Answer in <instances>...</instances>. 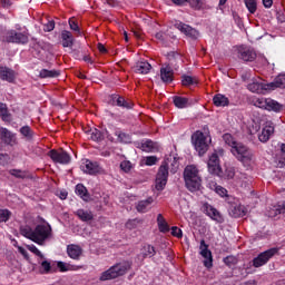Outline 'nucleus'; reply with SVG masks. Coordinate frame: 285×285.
I'll use <instances>...</instances> for the list:
<instances>
[{
    "instance_id": "1",
    "label": "nucleus",
    "mask_w": 285,
    "mask_h": 285,
    "mask_svg": "<svg viewBox=\"0 0 285 285\" xmlns=\"http://www.w3.org/2000/svg\"><path fill=\"white\" fill-rule=\"evenodd\" d=\"M20 235L35 242L38 246H43L46 242L52 239V226L50 224L37 225L35 229L32 227L24 225L20 227Z\"/></svg>"
},
{
    "instance_id": "2",
    "label": "nucleus",
    "mask_w": 285,
    "mask_h": 285,
    "mask_svg": "<svg viewBox=\"0 0 285 285\" xmlns=\"http://www.w3.org/2000/svg\"><path fill=\"white\" fill-rule=\"evenodd\" d=\"M184 181L189 193H197L202 190V175L195 165H188L184 169Z\"/></svg>"
},
{
    "instance_id": "3",
    "label": "nucleus",
    "mask_w": 285,
    "mask_h": 285,
    "mask_svg": "<svg viewBox=\"0 0 285 285\" xmlns=\"http://www.w3.org/2000/svg\"><path fill=\"white\" fill-rule=\"evenodd\" d=\"M132 268V262L122 261L112 265L109 269L101 273L100 282H108L110 279H117V277H124Z\"/></svg>"
},
{
    "instance_id": "4",
    "label": "nucleus",
    "mask_w": 285,
    "mask_h": 285,
    "mask_svg": "<svg viewBox=\"0 0 285 285\" xmlns=\"http://www.w3.org/2000/svg\"><path fill=\"white\" fill-rule=\"evenodd\" d=\"M191 144L199 157H204V154L208 153L210 146V136L198 130L193 134Z\"/></svg>"
},
{
    "instance_id": "5",
    "label": "nucleus",
    "mask_w": 285,
    "mask_h": 285,
    "mask_svg": "<svg viewBox=\"0 0 285 285\" xmlns=\"http://www.w3.org/2000/svg\"><path fill=\"white\" fill-rule=\"evenodd\" d=\"M219 157H224L223 148L215 149L207 161L208 173L210 175H215L216 177H222L223 175L222 165L219 164Z\"/></svg>"
},
{
    "instance_id": "6",
    "label": "nucleus",
    "mask_w": 285,
    "mask_h": 285,
    "mask_svg": "<svg viewBox=\"0 0 285 285\" xmlns=\"http://www.w3.org/2000/svg\"><path fill=\"white\" fill-rule=\"evenodd\" d=\"M232 154L238 161L244 164V166H250V161H253V151L248 149L244 144L238 142L234 148L230 149Z\"/></svg>"
},
{
    "instance_id": "7",
    "label": "nucleus",
    "mask_w": 285,
    "mask_h": 285,
    "mask_svg": "<svg viewBox=\"0 0 285 285\" xmlns=\"http://www.w3.org/2000/svg\"><path fill=\"white\" fill-rule=\"evenodd\" d=\"M254 106L263 110H272L273 112H279L282 110V105L271 98H255Z\"/></svg>"
},
{
    "instance_id": "8",
    "label": "nucleus",
    "mask_w": 285,
    "mask_h": 285,
    "mask_svg": "<svg viewBox=\"0 0 285 285\" xmlns=\"http://www.w3.org/2000/svg\"><path fill=\"white\" fill-rule=\"evenodd\" d=\"M277 253H279V249L276 247L269 248V249L261 253L257 257H255L253 259V266L255 268L265 266V264H268V262L271 259H273V257H275V255H277Z\"/></svg>"
},
{
    "instance_id": "9",
    "label": "nucleus",
    "mask_w": 285,
    "mask_h": 285,
    "mask_svg": "<svg viewBox=\"0 0 285 285\" xmlns=\"http://www.w3.org/2000/svg\"><path fill=\"white\" fill-rule=\"evenodd\" d=\"M174 28H176V30H179L181 35H185V37H188L189 39H199V31L190 27V24H186L179 20H175Z\"/></svg>"
},
{
    "instance_id": "10",
    "label": "nucleus",
    "mask_w": 285,
    "mask_h": 285,
    "mask_svg": "<svg viewBox=\"0 0 285 285\" xmlns=\"http://www.w3.org/2000/svg\"><path fill=\"white\" fill-rule=\"evenodd\" d=\"M168 184V165L163 164L156 175V190H164Z\"/></svg>"
},
{
    "instance_id": "11",
    "label": "nucleus",
    "mask_w": 285,
    "mask_h": 285,
    "mask_svg": "<svg viewBox=\"0 0 285 285\" xmlns=\"http://www.w3.org/2000/svg\"><path fill=\"white\" fill-rule=\"evenodd\" d=\"M48 157H50L53 164L66 165L70 161V154L63 150L58 151L56 149H51L48 153Z\"/></svg>"
},
{
    "instance_id": "12",
    "label": "nucleus",
    "mask_w": 285,
    "mask_h": 285,
    "mask_svg": "<svg viewBox=\"0 0 285 285\" xmlns=\"http://www.w3.org/2000/svg\"><path fill=\"white\" fill-rule=\"evenodd\" d=\"M4 41H7L8 43H28L29 38L27 33L11 30L7 32Z\"/></svg>"
},
{
    "instance_id": "13",
    "label": "nucleus",
    "mask_w": 285,
    "mask_h": 285,
    "mask_svg": "<svg viewBox=\"0 0 285 285\" xmlns=\"http://www.w3.org/2000/svg\"><path fill=\"white\" fill-rule=\"evenodd\" d=\"M0 141L6 146H17V134L10 131L6 127H0Z\"/></svg>"
},
{
    "instance_id": "14",
    "label": "nucleus",
    "mask_w": 285,
    "mask_h": 285,
    "mask_svg": "<svg viewBox=\"0 0 285 285\" xmlns=\"http://www.w3.org/2000/svg\"><path fill=\"white\" fill-rule=\"evenodd\" d=\"M237 57L242 61H255L257 59V52L250 47L240 46L237 48Z\"/></svg>"
},
{
    "instance_id": "15",
    "label": "nucleus",
    "mask_w": 285,
    "mask_h": 285,
    "mask_svg": "<svg viewBox=\"0 0 285 285\" xmlns=\"http://www.w3.org/2000/svg\"><path fill=\"white\" fill-rule=\"evenodd\" d=\"M203 212L207 217H210L213 222H216L217 224H224V216L217 210V208L213 207L210 204L205 203L203 205Z\"/></svg>"
},
{
    "instance_id": "16",
    "label": "nucleus",
    "mask_w": 285,
    "mask_h": 285,
    "mask_svg": "<svg viewBox=\"0 0 285 285\" xmlns=\"http://www.w3.org/2000/svg\"><path fill=\"white\" fill-rule=\"evenodd\" d=\"M80 169L87 175H99V173H101V166H99V163L91 161L89 159L82 160Z\"/></svg>"
},
{
    "instance_id": "17",
    "label": "nucleus",
    "mask_w": 285,
    "mask_h": 285,
    "mask_svg": "<svg viewBox=\"0 0 285 285\" xmlns=\"http://www.w3.org/2000/svg\"><path fill=\"white\" fill-rule=\"evenodd\" d=\"M136 148H139L144 153H159V150H161L159 142H155L150 139H144L137 142Z\"/></svg>"
},
{
    "instance_id": "18",
    "label": "nucleus",
    "mask_w": 285,
    "mask_h": 285,
    "mask_svg": "<svg viewBox=\"0 0 285 285\" xmlns=\"http://www.w3.org/2000/svg\"><path fill=\"white\" fill-rule=\"evenodd\" d=\"M274 132L275 125L273 124V121H266L261 134L258 135L259 141H262V144H266V141H268L271 137H273Z\"/></svg>"
},
{
    "instance_id": "19",
    "label": "nucleus",
    "mask_w": 285,
    "mask_h": 285,
    "mask_svg": "<svg viewBox=\"0 0 285 285\" xmlns=\"http://www.w3.org/2000/svg\"><path fill=\"white\" fill-rule=\"evenodd\" d=\"M199 250L202 257L205 259L204 266H206V268H213V253L208 249L206 240H200Z\"/></svg>"
},
{
    "instance_id": "20",
    "label": "nucleus",
    "mask_w": 285,
    "mask_h": 285,
    "mask_svg": "<svg viewBox=\"0 0 285 285\" xmlns=\"http://www.w3.org/2000/svg\"><path fill=\"white\" fill-rule=\"evenodd\" d=\"M247 89L250 92H256L257 95H264L266 90H271V87H268V83H264L262 80H253L247 85Z\"/></svg>"
},
{
    "instance_id": "21",
    "label": "nucleus",
    "mask_w": 285,
    "mask_h": 285,
    "mask_svg": "<svg viewBox=\"0 0 285 285\" xmlns=\"http://www.w3.org/2000/svg\"><path fill=\"white\" fill-rule=\"evenodd\" d=\"M174 75L175 73L170 65H165L160 68V79L164 83H171Z\"/></svg>"
},
{
    "instance_id": "22",
    "label": "nucleus",
    "mask_w": 285,
    "mask_h": 285,
    "mask_svg": "<svg viewBox=\"0 0 285 285\" xmlns=\"http://www.w3.org/2000/svg\"><path fill=\"white\" fill-rule=\"evenodd\" d=\"M112 104L126 110H131L132 106H135L132 101L126 100L124 97L117 95L112 96Z\"/></svg>"
},
{
    "instance_id": "23",
    "label": "nucleus",
    "mask_w": 285,
    "mask_h": 285,
    "mask_svg": "<svg viewBox=\"0 0 285 285\" xmlns=\"http://www.w3.org/2000/svg\"><path fill=\"white\" fill-rule=\"evenodd\" d=\"M193 104H195V101L190 98H186V97H181V96H175L174 97V105L176 106V108H188L189 106H193Z\"/></svg>"
},
{
    "instance_id": "24",
    "label": "nucleus",
    "mask_w": 285,
    "mask_h": 285,
    "mask_svg": "<svg viewBox=\"0 0 285 285\" xmlns=\"http://www.w3.org/2000/svg\"><path fill=\"white\" fill-rule=\"evenodd\" d=\"M75 215L78 216L80 222H92L95 219V214L90 209H78L75 212Z\"/></svg>"
},
{
    "instance_id": "25",
    "label": "nucleus",
    "mask_w": 285,
    "mask_h": 285,
    "mask_svg": "<svg viewBox=\"0 0 285 285\" xmlns=\"http://www.w3.org/2000/svg\"><path fill=\"white\" fill-rule=\"evenodd\" d=\"M153 70V66L148 61H138L135 66V72L138 75H148Z\"/></svg>"
},
{
    "instance_id": "26",
    "label": "nucleus",
    "mask_w": 285,
    "mask_h": 285,
    "mask_svg": "<svg viewBox=\"0 0 285 285\" xmlns=\"http://www.w3.org/2000/svg\"><path fill=\"white\" fill-rule=\"evenodd\" d=\"M67 253L71 259H79L83 253V249L79 245H69L67 246Z\"/></svg>"
},
{
    "instance_id": "27",
    "label": "nucleus",
    "mask_w": 285,
    "mask_h": 285,
    "mask_svg": "<svg viewBox=\"0 0 285 285\" xmlns=\"http://www.w3.org/2000/svg\"><path fill=\"white\" fill-rule=\"evenodd\" d=\"M153 202H155L153 197H148L145 200L138 202L136 205V210L138 213H148L150 210V206L153 205Z\"/></svg>"
},
{
    "instance_id": "28",
    "label": "nucleus",
    "mask_w": 285,
    "mask_h": 285,
    "mask_svg": "<svg viewBox=\"0 0 285 285\" xmlns=\"http://www.w3.org/2000/svg\"><path fill=\"white\" fill-rule=\"evenodd\" d=\"M0 79L12 83L14 81V71L7 67H0Z\"/></svg>"
},
{
    "instance_id": "29",
    "label": "nucleus",
    "mask_w": 285,
    "mask_h": 285,
    "mask_svg": "<svg viewBox=\"0 0 285 285\" xmlns=\"http://www.w3.org/2000/svg\"><path fill=\"white\" fill-rule=\"evenodd\" d=\"M61 39H62L63 48H72L75 43V38L72 37V33L70 31H67V30L62 31Z\"/></svg>"
},
{
    "instance_id": "30",
    "label": "nucleus",
    "mask_w": 285,
    "mask_h": 285,
    "mask_svg": "<svg viewBox=\"0 0 285 285\" xmlns=\"http://www.w3.org/2000/svg\"><path fill=\"white\" fill-rule=\"evenodd\" d=\"M267 88L275 90V88H285V75H278L273 82H269Z\"/></svg>"
},
{
    "instance_id": "31",
    "label": "nucleus",
    "mask_w": 285,
    "mask_h": 285,
    "mask_svg": "<svg viewBox=\"0 0 285 285\" xmlns=\"http://www.w3.org/2000/svg\"><path fill=\"white\" fill-rule=\"evenodd\" d=\"M76 195H78V197L83 202H88V199H90V194H88V189L82 184L76 185Z\"/></svg>"
},
{
    "instance_id": "32",
    "label": "nucleus",
    "mask_w": 285,
    "mask_h": 285,
    "mask_svg": "<svg viewBox=\"0 0 285 285\" xmlns=\"http://www.w3.org/2000/svg\"><path fill=\"white\" fill-rule=\"evenodd\" d=\"M59 75H61V72H59V70L42 69V70H40L39 77L41 79H55V78L59 77Z\"/></svg>"
},
{
    "instance_id": "33",
    "label": "nucleus",
    "mask_w": 285,
    "mask_h": 285,
    "mask_svg": "<svg viewBox=\"0 0 285 285\" xmlns=\"http://www.w3.org/2000/svg\"><path fill=\"white\" fill-rule=\"evenodd\" d=\"M156 253L153 245H145L140 250V257H142V259H146V257H155Z\"/></svg>"
},
{
    "instance_id": "34",
    "label": "nucleus",
    "mask_w": 285,
    "mask_h": 285,
    "mask_svg": "<svg viewBox=\"0 0 285 285\" xmlns=\"http://www.w3.org/2000/svg\"><path fill=\"white\" fill-rule=\"evenodd\" d=\"M213 101H214V106L223 107V108L225 106H228L229 104L228 98L222 94H217L216 96H214Z\"/></svg>"
},
{
    "instance_id": "35",
    "label": "nucleus",
    "mask_w": 285,
    "mask_h": 285,
    "mask_svg": "<svg viewBox=\"0 0 285 285\" xmlns=\"http://www.w3.org/2000/svg\"><path fill=\"white\" fill-rule=\"evenodd\" d=\"M157 224L160 233H168V230H170V228L168 227V223L166 222V218H164V215L161 214H158L157 216Z\"/></svg>"
},
{
    "instance_id": "36",
    "label": "nucleus",
    "mask_w": 285,
    "mask_h": 285,
    "mask_svg": "<svg viewBox=\"0 0 285 285\" xmlns=\"http://www.w3.org/2000/svg\"><path fill=\"white\" fill-rule=\"evenodd\" d=\"M209 188H212V190H215V193L219 195V197H228V190L217 185V183H209Z\"/></svg>"
},
{
    "instance_id": "37",
    "label": "nucleus",
    "mask_w": 285,
    "mask_h": 285,
    "mask_svg": "<svg viewBox=\"0 0 285 285\" xmlns=\"http://www.w3.org/2000/svg\"><path fill=\"white\" fill-rule=\"evenodd\" d=\"M0 117L2 121H12V117L10 116V112L8 111V105L0 102Z\"/></svg>"
},
{
    "instance_id": "38",
    "label": "nucleus",
    "mask_w": 285,
    "mask_h": 285,
    "mask_svg": "<svg viewBox=\"0 0 285 285\" xmlns=\"http://www.w3.org/2000/svg\"><path fill=\"white\" fill-rule=\"evenodd\" d=\"M57 267L59 268L60 273H68V271H77V266L61 261L57 262Z\"/></svg>"
},
{
    "instance_id": "39",
    "label": "nucleus",
    "mask_w": 285,
    "mask_h": 285,
    "mask_svg": "<svg viewBox=\"0 0 285 285\" xmlns=\"http://www.w3.org/2000/svg\"><path fill=\"white\" fill-rule=\"evenodd\" d=\"M38 263L40 264V271L42 275H48L52 273V264H50V262L45 259V261H39Z\"/></svg>"
},
{
    "instance_id": "40",
    "label": "nucleus",
    "mask_w": 285,
    "mask_h": 285,
    "mask_svg": "<svg viewBox=\"0 0 285 285\" xmlns=\"http://www.w3.org/2000/svg\"><path fill=\"white\" fill-rule=\"evenodd\" d=\"M229 215H232V217H244V215H246V212H244V207L238 205V206H233L229 209Z\"/></svg>"
},
{
    "instance_id": "41",
    "label": "nucleus",
    "mask_w": 285,
    "mask_h": 285,
    "mask_svg": "<svg viewBox=\"0 0 285 285\" xmlns=\"http://www.w3.org/2000/svg\"><path fill=\"white\" fill-rule=\"evenodd\" d=\"M282 213H285L284 207H282V205H274L269 208L267 215L268 217H277V215H282Z\"/></svg>"
},
{
    "instance_id": "42",
    "label": "nucleus",
    "mask_w": 285,
    "mask_h": 285,
    "mask_svg": "<svg viewBox=\"0 0 285 285\" xmlns=\"http://www.w3.org/2000/svg\"><path fill=\"white\" fill-rule=\"evenodd\" d=\"M20 135H22V137H26V139H32L35 131H32V129L30 128V126H23L20 128Z\"/></svg>"
},
{
    "instance_id": "43",
    "label": "nucleus",
    "mask_w": 285,
    "mask_h": 285,
    "mask_svg": "<svg viewBox=\"0 0 285 285\" xmlns=\"http://www.w3.org/2000/svg\"><path fill=\"white\" fill-rule=\"evenodd\" d=\"M244 1L248 12H250V14H255V12H257V0H244Z\"/></svg>"
},
{
    "instance_id": "44",
    "label": "nucleus",
    "mask_w": 285,
    "mask_h": 285,
    "mask_svg": "<svg viewBox=\"0 0 285 285\" xmlns=\"http://www.w3.org/2000/svg\"><path fill=\"white\" fill-rule=\"evenodd\" d=\"M223 139H224V141H225V144L227 145V146H230L232 147V149L233 148H235V146H237L239 142H236L235 141V138L233 137V135H230V134H225L224 136H223Z\"/></svg>"
},
{
    "instance_id": "45",
    "label": "nucleus",
    "mask_w": 285,
    "mask_h": 285,
    "mask_svg": "<svg viewBox=\"0 0 285 285\" xmlns=\"http://www.w3.org/2000/svg\"><path fill=\"white\" fill-rule=\"evenodd\" d=\"M89 134L92 141H101V139H104V134H101L99 129H91Z\"/></svg>"
},
{
    "instance_id": "46",
    "label": "nucleus",
    "mask_w": 285,
    "mask_h": 285,
    "mask_svg": "<svg viewBox=\"0 0 285 285\" xmlns=\"http://www.w3.org/2000/svg\"><path fill=\"white\" fill-rule=\"evenodd\" d=\"M27 248H28V250H30V253H33V255H36L40 259H46V256H43V254L41 253V250H39V248H37V246L27 245Z\"/></svg>"
},
{
    "instance_id": "47",
    "label": "nucleus",
    "mask_w": 285,
    "mask_h": 285,
    "mask_svg": "<svg viewBox=\"0 0 285 285\" xmlns=\"http://www.w3.org/2000/svg\"><path fill=\"white\" fill-rule=\"evenodd\" d=\"M145 166H155L157 161H159V158L157 156H147L142 159Z\"/></svg>"
},
{
    "instance_id": "48",
    "label": "nucleus",
    "mask_w": 285,
    "mask_h": 285,
    "mask_svg": "<svg viewBox=\"0 0 285 285\" xmlns=\"http://www.w3.org/2000/svg\"><path fill=\"white\" fill-rule=\"evenodd\" d=\"M183 86H193V83H197V80L193 78V76H183Z\"/></svg>"
},
{
    "instance_id": "49",
    "label": "nucleus",
    "mask_w": 285,
    "mask_h": 285,
    "mask_svg": "<svg viewBox=\"0 0 285 285\" xmlns=\"http://www.w3.org/2000/svg\"><path fill=\"white\" fill-rule=\"evenodd\" d=\"M120 168L124 170V173H130V170H132V163L129 160H124L120 163Z\"/></svg>"
},
{
    "instance_id": "50",
    "label": "nucleus",
    "mask_w": 285,
    "mask_h": 285,
    "mask_svg": "<svg viewBox=\"0 0 285 285\" xmlns=\"http://www.w3.org/2000/svg\"><path fill=\"white\" fill-rule=\"evenodd\" d=\"M10 175H12L13 177H18L19 179H23L26 178V171H21L19 169H11Z\"/></svg>"
},
{
    "instance_id": "51",
    "label": "nucleus",
    "mask_w": 285,
    "mask_h": 285,
    "mask_svg": "<svg viewBox=\"0 0 285 285\" xmlns=\"http://www.w3.org/2000/svg\"><path fill=\"white\" fill-rule=\"evenodd\" d=\"M119 141H121L122 144H128V141H130V136H128L126 132H117L116 134Z\"/></svg>"
},
{
    "instance_id": "52",
    "label": "nucleus",
    "mask_w": 285,
    "mask_h": 285,
    "mask_svg": "<svg viewBox=\"0 0 285 285\" xmlns=\"http://www.w3.org/2000/svg\"><path fill=\"white\" fill-rule=\"evenodd\" d=\"M10 219V210L0 209V222H8Z\"/></svg>"
},
{
    "instance_id": "53",
    "label": "nucleus",
    "mask_w": 285,
    "mask_h": 285,
    "mask_svg": "<svg viewBox=\"0 0 285 285\" xmlns=\"http://www.w3.org/2000/svg\"><path fill=\"white\" fill-rule=\"evenodd\" d=\"M10 164V155L0 154V166H8Z\"/></svg>"
},
{
    "instance_id": "54",
    "label": "nucleus",
    "mask_w": 285,
    "mask_h": 285,
    "mask_svg": "<svg viewBox=\"0 0 285 285\" xmlns=\"http://www.w3.org/2000/svg\"><path fill=\"white\" fill-rule=\"evenodd\" d=\"M171 235L174 237H178V239H181V237H184V233L181 232V229L177 226L171 227Z\"/></svg>"
},
{
    "instance_id": "55",
    "label": "nucleus",
    "mask_w": 285,
    "mask_h": 285,
    "mask_svg": "<svg viewBox=\"0 0 285 285\" xmlns=\"http://www.w3.org/2000/svg\"><path fill=\"white\" fill-rule=\"evenodd\" d=\"M45 32H52L55 30V21L50 20L43 26Z\"/></svg>"
},
{
    "instance_id": "56",
    "label": "nucleus",
    "mask_w": 285,
    "mask_h": 285,
    "mask_svg": "<svg viewBox=\"0 0 285 285\" xmlns=\"http://www.w3.org/2000/svg\"><path fill=\"white\" fill-rule=\"evenodd\" d=\"M137 224H139V220L132 219L127 222L126 227L129 229L137 228Z\"/></svg>"
},
{
    "instance_id": "57",
    "label": "nucleus",
    "mask_w": 285,
    "mask_h": 285,
    "mask_svg": "<svg viewBox=\"0 0 285 285\" xmlns=\"http://www.w3.org/2000/svg\"><path fill=\"white\" fill-rule=\"evenodd\" d=\"M69 26L75 32H79V24L73 19H69Z\"/></svg>"
},
{
    "instance_id": "58",
    "label": "nucleus",
    "mask_w": 285,
    "mask_h": 285,
    "mask_svg": "<svg viewBox=\"0 0 285 285\" xmlns=\"http://www.w3.org/2000/svg\"><path fill=\"white\" fill-rule=\"evenodd\" d=\"M0 6L2 8H10V6H12V0H0Z\"/></svg>"
},
{
    "instance_id": "59",
    "label": "nucleus",
    "mask_w": 285,
    "mask_h": 285,
    "mask_svg": "<svg viewBox=\"0 0 285 285\" xmlns=\"http://www.w3.org/2000/svg\"><path fill=\"white\" fill-rule=\"evenodd\" d=\"M17 248H18V253H20L21 256L28 257V250H26V248L21 246H17Z\"/></svg>"
},
{
    "instance_id": "60",
    "label": "nucleus",
    "mask_w": 285,
    "mask_h": 285,
    "mask_svg": "<svg viewBox=\"0 0 285 285\" xmlns=\"http://www.w3.org/2000/svg\"><path fill=\"white\" fill-rule=\"evenodd\" d=\"M235 177V169H227V179H233Z\"/></svg>"
},
{
    "instance_id": "61",
    "label": "nucleus",
    "mask_w": 285,
    "mask_h": 285,
    "mask_svg": "<svg viewBox=\"0 0 285 285\" xmlns=\"http://www.w3.org/2000/svg\"><path fill=\"white\" fill-rule=\"evenodd\" d=\"M264 8H273V0H263Z\"/></svg>"
},
{
    "instance_id": "62",
    "label": "nucleus",
    "mask_w": 285,
    "mask_h": 285,
    "mask_svg": "<svg viewBox=\"0 0 285 285\" xmlns=\"http://www.w3.org/2000/svg\"><path fill=\"white\" fill-rule=\"evenodd\" d=\"M173 3H176V6H184V3H187L188 0H171Z\"/></svg>"
},
{
    "instance_id": "63",
    "label": "nucleus",
    "mask_w": 285,
    "mask_h": 285,
    "mask_svg": "<svg viewBox=\"0 0 285 285\" xmlns=\"http://www.w3.org/2000/svg\"><path fill=\"white\" fill-rule=\"evenodd\" d=\"M98 50H99V52H102V53L107 52L106 47L101 43H98Z\"/></svg>"
},
{
    "instance_id": "64",
    "label": "nucleus",
    "mask_w": 285,
    "mask_h": 285,
    "mask_svg": "<svg viewBox=\"0 0 285 285\" xmlns=\"http://www.w3.org/2000/svg\"><path fill=\"white\" fill-rule=\"evenodd\" d=\"M83 61H86L87 63H92V59L88 56L83 57Z\"/></svg>"
}]
</instances>
